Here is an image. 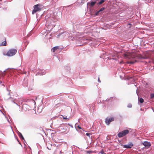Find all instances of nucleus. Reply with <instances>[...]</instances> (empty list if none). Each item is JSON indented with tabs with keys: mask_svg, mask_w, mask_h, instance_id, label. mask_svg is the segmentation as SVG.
I'll use <instances>...</instances> for the list:
<instances>
[{
	"mask_svg": "<svg viewBox=\"0 0 154 154\" xmlns=\"http://www.w3.org/2000/svg\"><path fill=\"white\" fill-rule=\"evenodd\" d=\"M141 58H144V57H142Z\"/></svg>",
	"mask_w": 154,
	"mask_h": 154,
	"instance_id": "nucleus-26",
	"label": "nucleus"
},
{
	"mask_svg": "<svg viewBox=\"0 0 154 154\" xmlns=\"http://www.w3.org/2000/svg\"><path fill=\"white\" fill-rule=\"evenodd\" d=\"M90 133H87L86 134V135L87 136H88L89 137H90Z\"/></svg>",
	"mask_w": 154,
	"mask_h": 154,
	"instance_id": "nucleus-23",
	"label": "nucleus"
},
{
	"mask_svg": "<svg viewBox=\"0 0 154 154\" xmlns=\"http://www.w3.org/2000/svg\"><path fill=\"white\" fill-rule=\"evenodd\" d=\"M59 48V47L58 46H57L56 47H54L52 48V52H54L56 50H57V49H58Z\"/></svg>",
	"mask_w": 154,
	"mask_h": 154,
	"instance_id": "nucleus-10",
	"label": "nucleus"
},
{
	"mask_svg": "<svg viewBox=\"0 0 154 154\" xmlns=\"http://www.w3.org/2000/svg\"><path fill=\"white\" fill-rule=\"evenodd\" d=\"M64 119H66V118H64Z\"/></svg>",
	"mask_w": 154,
	"mask_h": 154,
	"instance_id": "nucleus-28",
	"label": "nucleus"
},
{
	"mask_svg": "<svg viewBox=\"0 0 154 154\" xmlns=\"http://www.w3.org/2000/svg\"><path fill=\"white\" fill-rule=\"evenodd\" d=\"M98 81L99 82H101V81H100V79L99 78H98Z\"/></svg>",
	"mask_w": 154,
	"mask_h": 154,
	"instance_id": "nucleus-24",
	"label": "nucleus"
},
{
	"mask_svg": "<svg viewBox=\"0 0 154 154\" xmlns=\"http://www.w3.org/2000/svg\"><path fill=\"white\" fill-rule=\"evenodd\" d=\"M17 51L16 50L14 49H11L9 50L6 54L4 53L3 54L4 55H7L8 56H12L14 55L16 53Z\"/></svg>",
	"mask_w": 154,
	"mask_h": 154,
	"instance_id": "nucleus-1",
	"label": "nucleus"
},
{
	"mask_svg": "<svg viewBox=\"0 0 154 154\" xmlns=\"http://www.w3.org/2000/svg\"><path fill=\"white\" fill-rule=\"evenodd\" d=\"M136 56V54L134 53L127 52L124 54V56L126 58L131 59L135 57Z\"/></svg>",
	"mask_w": 154,
	"mask_h": 154,
	"instance_id": "nucleus-2",
	"label": "nucleus"
},
{
	"mask_svg": "<svg viewBox=\"0 0 154 154\" xmlns=\"http://www.w3.org/2000/svg\"><path fill=\"white\" fill-rule=\"evenodd\" d=\"M86 152L87 153H88V154H90L92 153L93 152L92 151H86Z\"/></svg>",
	"mask_w": 154,
	"mask_h": 154,
	"instance_id": "nucleus-18",
	"label": "nucleus"
},
{
	"mask_svg": "<svg viewBox=\"0 0 154 154\" xmlns=\"http://www.w3.org/2000/svg\"><path fill=\"white\" fill-rule=\"evenodd\" d=\"M137 62V61L136 60H134V61H131L130 62H127L128 63H130L131 64H133L135 62Z\"/></svg>",
	"mask_w": 154,
	"mask_h": 154,
	"instance_id": "nucleus-15",
	"label": "nucleus"
},
{
	"mask_svg": "<svg viewBox=\"0 0 154 154\" xmlns=\"http://www.w3.org/2000/svg\"><path fill=\"white\" fill-rule=\"evenodd\" d=\"M96 3V2H88V5L90 8H92L94 5Z\"/></svg>",
	"mask_w": 154,
	"mask_h": 154,
	"instance_id": "nucleus-9",
	"label": "nucleus"
},
{
	"mask_svg": "<svg viewBox=\"0 0 154 154\" xmlns=\"http://www.w3.org/2000/svg\"><path fill=\"white\" fill-rule=\"evenodd\" d=\"M59 130L62 132H64L66 131V128L65 127H61L59 128Z\"/></svg>",
	"mask_w": 154,
	"mask_h": 154,
	"instance_id": "nucleus-11",
	"label": "nucleus"
},
{
	"mask_svg": "<svg viewBox=\"0 0 154 154\" xmlns=\"http://www.w3.org/2000/svg\"><path fill=\"white\" fill-rule=\"evenodd\" d=\"M41 5L37 4L35 5L34 7V9L32 11V14H33L37 11H40L41 8H40Z\"/></svg>",
	"mask_w": 154,
	"mask_h": 154,
	"instance_id": "nucleus-3",
	"label": "nucleus"
},
{
	"mask_svg": "<svg viewBox=\"0 0 154 154\" xmlns=\"http://www.w3.org/2000/svg\"><path fill=\"white\" fill-rule=\"evenodd\" d=\"M139 101L140 103H142L144 101V100L143 98H140L139 100Z\"/></svg>",
	"mask_w": 154,
	"mask_h": 154,
	"instance_id": "nucleus-16",
	"label": "nucleus"
},
{
	"mask_svg": "<svg viewBox=\"0 0 154 154\" xmlns=\"http://www.w3.org/2000/svg\"><path fill=\"white\" fill-rule=\"evenodd\" d=\"M129 133V131L128 130H125L122 132H119L118 136L119 137H121L125 136Z\"/></svg>",
	"mask_w": 154,
	"mask_h": 154,
	"instance_id": "nucleus-4",
	"label": "nucleus"
},
{
	"mask_svg": "<svg viewBox=\"0 0 154 154\" xmlns=\"http://www.w3.org/2000/svg\"><path fill=\"white\" fill-rule=\"evenodd\" d=\"M150 97L151 98L154 97V93L152 94H150Z\"/></svg>",
	"mask_w": 154,
	"mask_h": 154,
	"instance_id": "nucleus-19",
	"label": "nucleus"
},
{
	"mask_svg": "<svg viewBox=\"0 0 154 154\" xmlns=\"http://www.w3.org/2000/svg\"><path fill=\"white\" fill-rule=\"evenodd\" d=\"M105 9L103 7L100 9V10L102 12V11Z\"/></svg>",
	"mask_w": 154,
	"mask_h": 154,
	"instance_id": "nucleus-20",
	"label": "nucleus"
},
{
	"mask_svg": "<svg viewBox=\"0 0 154 154\" xmlns=\"http://www.w3.org/2000/svg\"><path fill=\"white\" fill-rule=\"evenodd\" d=\"M64 119H66V118H64Z\"/></svg>",
	"mask_w": 154,
	"mask_h": 154,
	"instance_id": "nucleus-27",
	"label": "nucleus"
},
{
	"mask_svg": "<svg viewBox=\"0 0 154 154\" xmlns=\"http://www.w3.org/2000/svg\"><path fill=\"white\" fill-rule=\"evenodd\" d=\"M142 144L145 146L147 147L148 148L149 147L151 146L150 143L146 141L143 142L142 143Z\"/></svg>",
	"mask_w": 154,
	"mask_h": 154,
	"instance_id": "nucleus-8",
	"label": "nucleus"
},
{
	"mask_svg": "<svg viewBox=\"0 0 154 154\" xmlns=\"http://www.w3.org/2000/svg\"><path fill=\"white\" fill-rule=\"evenodd\" d=\"M100 153L101 154H105V153L103 152V150H102L100 153H99V154Z\"/></svg>",
	"mask_w": 154,
	"mask_h": 154,
	"instance_id": "nucleus-21",
	"label": "nucleus"
},
{
	"mask_svg": "<svg viewBox=\"0 0 154 154\" xmlns=\"http://www.w3.org/2000/svg\"><path fill=\"white\" fill-rule=\"evenodd\" d=\"M75 127L76 129L77 128L79 129H81L82 128L81 127L77 124H76L75 125Z\"/></svg>",
	"mask_w": 154,
	"mask_h": 154,
	"instance_id": "nucleus-14",
	"label": "nucleus"
},
{
	"mask_svg": "<svg viewBox=\"0 0 154 154\" xmlns=\"http://www.w3.org/2000/svg\"><path fill=\"white\" fill-rule=\"evenodd\" d=\"M114 119L113 117L110 118H107L106 119L105 122L107 125H109L110 122L114 121Z\"/></svg>",
	"mask_w": 154,
	"mask_h": 154,
	"instance_id": "nucleus-5",
	"label": "nucleus"
},
{
	"mask_svg": "<svg viewBox=\"0 0 154 154\" xmlns=\"http://www.w3.org/2000/svg\"><path fill=\"white\" fill-rule=\"evenodd\" d=\"M133 144L132 143L130 142L127 145H124L123 146L124 148H130L133 146Z\"/></svg>",
	"mask_w": 154,
	"mask_h": 154,
	"instance_id": "nucleus-7",
	"label": "nucleus"
},
{
	"mask_svg": "<svg viewBox=\"0 0 154 154\" xmlns=\"http://www.w3.org/2000/svg\"><path fill=\"white\" fill-rule=\"evenodd\" d=\"M104 2V0H101L99 2L98 4L101 5Z\"/></svg>",
	"mask_w": 154,
	"mask_h": 154,
	"instance_id": "nucleus-17",
	"label": "nucleus"
},
{
	"mask_svg": "<svg viewBox=\"0 0 154 154\" xmlns=\"http://www.w3.org/2000/svg\"><path fill=\"white\" fill-rule=\"evenodd\" d=\"M20 137L22 139H24V137H23V136L22 135V134H20Z\"/></svg>",
	"mask_w": 154,
	"mask_h": 154,
	"instance_id": "nucleus-22",
	"label": "nucleus"
},
{
	"mask_svg": "<svg viewBox=\"0 0 154 154\" xmlns=\"http://www.w3.org/2000/svg\"><path fill=\"white\" fill-rule=\"evenodd\" d=\"M53 28V26L52 24H50V25H48L46 28V30L48 32L51 31Z\"/></svg>",
	"mask_w": 154,
	"mask_h": 154,
	"instance_id": "nucleus-6",
	"label": "nucleus"
},
{
	"mask_svg": "<svg viewBox=\"0 0 154 154\" xmlns=\"http://www.w3.org/2000/svg\"><path fill=\"white\" fill-rule=\"evenodd\" d=\"M131 105H130L129 106H128V107H131Z\"/></svg>",
	"mask_w": 154,
	"mask_h": 154,
	"instance_id": "nucleus-25",
	"label": "nucleus"
},
{
	"mask_svg": "<svg viewBox=\"0 0 154 154\" xmlns=\"http://www.w3.org/2000/svg\"><path fill=\"white\" fill-rule=\"evenodd\" d=\"M6 40L5 41L2 42L0 45V46H5L6 45Z\"/></svg>",
	"mask_w": 154,
	"mask_h": 154,
	"instance_id": "nucleus-12",
	"label": "nucleus"
},
{
	"mask_svg": "<svg viewBox=\"0 0 154 154\" xmlns=\"http://www.w3.org/2000/svg\"><path fill=\"white\" fill-rule=\"evenodd\" d=\"M102 13V11H101L100 10L97 11V12H95V15H97L98 14H101Z\"/></svg>",
	"mask_w": 154,
	"mask_h": 154,
	"instance_id": "nucleus-13",
	"label": "nucleus"
}]
</instances>
